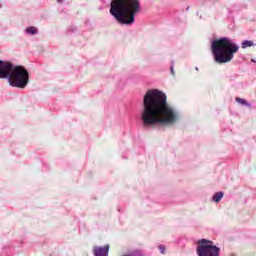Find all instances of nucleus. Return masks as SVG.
<instances>
[{
	"mask_svg": "<svg viewBox=\"0 0 256 256\" xmlns=\"http://www.w3.org/2000/svg\"><path fill=\"white\" fill-rule=\"evenodd\" d=\"M144 129H153L157 125L162 127L175 125L179 120V113L167 103V95L157 90H147L143 98V108L140 114Z\"/></svg>",
	"mask_w": 256,
	"mask_h": 256,
	"instance_id": "f257e3e1",
	"label": "nucleus"
},
{
	"mask_svg": "<svg viewBox=\"0 0 256 256\" xmlns=\"http://www.w3.org/2000/svg\"><path fill=\"white\" fill-rule=\"evenodd\" d=\"M137 13H139V0H112L110 4V14L121 25H133Z\"/></svg>",
	"mask_w": 256,
	"mask_h": 256,
	"instance_id": "f03ea898",
	"label": "nucleus"
},
{
	"mask_svg": "<svg viewBox=\"0 0 256 256\" xmlns=\"http://www.w3.org/2000/svg\"><path fill=\"white\" fill-rule=\"evenodd\" d=\"M0 79H8L11 87L25 89L29 85V71L23 66H14L11 62L0 60Z\"/></svg>",
	"mask_w": 256,
	"mask_h": 256,
	"instance_id": "7ed1b4c3",
	"label": "nucleus"
},
{
	"mask_svg": "<svg viewBox=\"0 0 256 256\" xmlns=\"http://www.w3.org/2000/svg\"><path fill=\"white\" fill-rule=\"evenodd\" d=\"M211 50L216 63L223 65L233 61L235 53L239 51V46L228 37H222L212 42Z\"/></svg>",
	"mask_w": 256,
	"mask_h": 256,
	"instance_id": "20e7f679",
	"label": "nucleus"
},
{
	"mask_svg": "<svg viewBox=\"0 0 256 256\" xmlns=\"http://www.w3.org/2000/svg\"><path fill=\"white\" fill-rule=\"evenodd\" d=\"M197 255L198 256H219V249L213 245V241L207 239H201L198 241Z\"/></svg>",
	"mask_w": 256,
	"mask_h": 256,
	"instance_id": "39448f33",
	"label": "nucleus"
},
{
	"mask_svg": "<svg viewBox=\"0 0 256 256\" xmlns=\"http://www.w3.org/2000/svg\"><path fill=\"white\" fill-rule=\"evenodd\" d=\"M93 251L95 256H107L109 254V245H106L104 248L95 246Z\"/></svg>",
	"mask_w": 256,
	"mask_h": 256,
	"instance_id": "423d86ee",
	"label": "nucleus"
},
{
	"mask_svg": "<svg viewBox=\"0 0 256 256\" xmlns=\"http://www.w3.org/2000/svg\"><path fill=\"white\" fill-rule=\"evenodd\" d=\"M221 199H223V192H217L214 194L213 201H215V203H219Z\"/></svg>",
	"mask_w": 256,
	"mask_h": 256,
	"instance_id": "0eeeda50",
	"label": "nucleus"
},
{
	"mask_svg": "<svg viewBox=\"0 0 256 256\" xmlns=\"http://www.w3.org/2000/svg\"><path fill=\"white\" fill-rule=\"evenodd\" d=\"M38 30L35 26H30L26 29V33H29L30 35L37 34Z\"/></svg>",
	"mask_w": 256,
	"mask_h": 256,
	"instance_id": "6e6552de",
	"label": "nucleus"
},
{
	"mask_svg": "<svg viewBox=\"0 0 256 256\" xmlns=\"http://www.w3.org/2000/svg\"><path fill=\"white\" fill-rule=\"evenodd\" d=\"M247 47H253V41L246 40L242 42V49H247Z\"/></svg>",
	"mask_w": 256,
	"mask_h": 256,
	"instance_id": "1a4fd4ad",
	"label": "nucleus"
},
{
	"mask_svg": "<svg viewBox=\"0 0 256 256\" xmlns=\"http://www.w3.org/2000/svg\"><path fill=\"white\" fill-rule=\"evenodd\" d=\"M235 100H236L237 103H240V105H247V106H249V103H247V100H245L243 98L236 97Z\"/></svg>",
	"mask_w": 256,
	"mask_h": 256,
	"instance_id": "9d476101",
	"label": "nucleus"
},
{
	"mask_svg": "<svg viewBox=\"0 0 256 256\" xmlns=\"http://www.w3.org/2000/svg\"><path fill=\"white\" fill-rule=\"evenodd\" d=\"M159 251L162 253V255H164V253H165V246L160 245L159 246Z\"/></svg>",
	"mask_w": 256,
	"mask_h": 256,
	"instance_id": "9b49d317",
	"label": "nucleus"
},
{
	"mask_svg": "<svg viewBox=\"0 0 256 256\" xmlns=\"http://www.w3.org/2000/svg\"><path fill=\"white\" fill-rule=\"evenodd\" d=\"M171 73L172 75H175V71L173 70V67H171Z\"/></svg>",
	"mask_w": 256,
	"mask_h": 256,
	"instance_id": "f8f14e48",
	"label": "nucleus"
},
{
	"mask_svg": "<svg viewBox=\"0 0 256 256\" xmlns=\"http://www.w3.org/2000/svg\"><path fill=\"white\" fill-rule=\"evenodd\" d=\"M63 0H57V3H61Z\"/></svg>",
	"mask_w": 256,
	"mask_h": 256,
	"instance_id": "ddd939ff",
	"label": "nucleus"
},
{
	"mask_svg": "<svg viewBox=\"0 0 256 256\" xmlns=\"http://www.w3.org/2000/svg\"><path fill=\"white\" fill-rule=\"evenodd\" d=\"M123 256H131L130 254H125V255H123Z\"/></svg>",
	"mask_w": 256,
	"mask_h": 256,
	"instance_id": "4468645a",
	"label": "nucleus"
}]
</instances>
